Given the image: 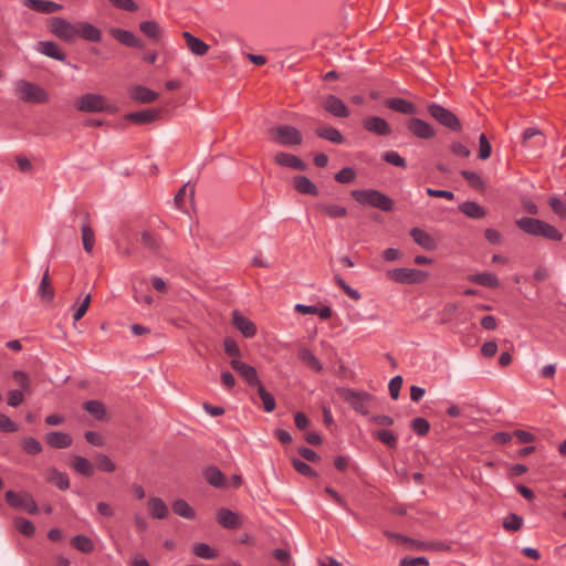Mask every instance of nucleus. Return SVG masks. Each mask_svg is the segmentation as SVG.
Wrapping results in <instances>:
<instances>
[{"label": "nucleus", "mask_w": 566, "mask_h": 566, "mask_svg": "<svg viewBox=\"0 0 566 566\" xmlns=\"http://www.w3.org/2000/svg\"><path fill=\"white\" fill-rule=\"evenodd\" d=\"M230 365L232 369L235 370L250 387H256L259 384H261L254 367L235 358L231 359Z\"/></svg>", "instance_id": "12"}, {"label": "nucleus", "mask_w": 566, "mask_h": 566, "mask_svg": "<svg viewBox=\"0 0 566 566\" xmlns=\"http://www.w3.org/2000/svg\"><path fill=\"white\" fill-rule=\"evenodd\" d=\"M223 348H224V353L228 356L232 357V359L233 358L238 359L241 356L240 348L233 338H230V337L224 338Z\"/></svg>", "instance_id": "59"}, {"label": "nucleus", "mask_w": 566, "mask_h": 566, "mask_svg": "<svg viewBox=\"0 0 566 566\" xmlns=\"http://www.w3.org/2000/svg\"><path fill=\"white\" fill-rule=\"evenodd\" d=\"M256 388H258V395L263 403V409L266 412H272L276 407V402H275L273 395L271 392H269L262 384H259L256 386Z\"/></svg>", "instance_id": "45"}, {"label": "nucleus", "mask_w": 566, "mask_h": 566, "mask_svg": "<svg viewBox=\"0 0 566 566\" xmlns=\"http://www.w3.org/2000/svg\"><path fill=\"white\" fill-rule=\"evenodd\" d=\"M81 213L83 219L81 227L83 248L87 253H92L95 245V232L91 224V216L87 210H83Z\"/></svg>", "instance_id": "15"}, {"label": "nucleus", "mask_w": 566, "mask_h": 566, "mask_svg": "<svg viewBox=\"0 0 566 566\" xmlns=\"http://www.w3.org/2000/svg\"><path fill=\"white\" fill-rule=\"evenodd\" d=\"M77 38L90 42H99L102 40V31L86 21L77 22Z\"/></svg>", "instance_id": "20"}, {"label": "nucleus", "mask_w": 566, "mask_h": 566, "mask_svg": "<svg viewBox=\"0 0 566 566\" xmlns=\"http://www.w3.org/2000/svg\"><path fill=\"white\" fill-rule=\"evenodd\" d=\"M407 129L410 134L420 139H431L436 136L434 127L418 117H410L406 122Z\"/></svg>", "instance_id": "11"}, {"label": "nucleus", "mask_w": 566, "mask_h": 566, "mask_svg": "<svg viewBox=\"0 0 566 566\" xmlns=\"http://www.w3.org/2000/svg\"><path fill=\"white\" fill-rule=\"evenodd\" d=\"M386 276L400 284H420L428 280L429 273L419 269L398 268L387 271Z\"/></svg>", "instance_id": "5"}, {"label": "nucleus", "mask_w": 566, "mask_h": 566, "mask_svg": "<svg viewBox=\"0 0 566 566\" xmlns=\"http://www.w3.org/2000/svg\"><path fill=\"white\" fill-rule=\"evenodd\" d=\"M373 437L390 449L397 448L398 438L397 434L391 430L382 429L374 431Z\"/></svg>", "instance_id": "43"}, {"label": "nucleus", "mask_w": 566, "mask_h": 566, "mask_svg": "<svg viewBox=\"0 0 566 566\" xmlns=\"http://www.w3.org/2000/svg\"><path fill=\"white\" fill-rule=\"evenodd\" d=\"M297 356L311 370L315 373H321L323 370L322 363L308 348H301Z\"/></svg>", "instance_id": "37"}, {"label": "nucleus", "mask_w": 566, "mask_h": 566, "mask_svg": "<svg viewBox=\"0 0 566 566\" xmlns=\"http://www.w3.org/2000/svg\"><path fill=\"white\" fill-rule=\"evenodd\" d=\"M385 105L389 109L405 115H413L417 113V106L401 97L387 98Z\"/></svg>", "instance_id": "18"}, {"label": "nucleus", "mask_w": 566, "mask_h": 566, "mask_svg": "<svg viewBox=\"0 0 566 566\" xmlns=\"http://www.w3.org/2000/svg\"><path fill=\"white\" fill-rule=\"evenodd\" d=\"M315 134L317 137L328 140L336 145H340L344 143L343 134L337 128L332 126L317 127L315 129Z\"/></svg>", "instance_id": "33"}, {"label": "nucleus", "mask_w": 566, "mask_h": 566, "mask_svg": "<svg viewBox=\"0 0 566 566\" xmlns=\"http://www.w3.org/2000/svg\"><path fill=\"white\" fill-rule=\"evenodd\" d=\"M111 34L119 43L128 48H143V42L130 31L114 28L111 30Z\"/></svg>", "instance_id": "23"}, {"label": "nucleus", "mask_w": 566, "mask_h": 566, "mask_svg": "<svg viewBox=\"0 0 566 566\" xmlns=\"http://www.w3.org/2000/svg\"><path fill=\"white\" fill-rule=\"evenodd\" d=\"M461 176L467 180L470 187L475 190L483 191L485 189V184L482 178L474 171L462 170Z\"/></svg>", "instance_id": "49"}, {"label": "nucleus", "mask_w": 566, "mask_h": 566, "mask_svg": "<svg viewBox=\"0 0 566 566\" xmlns=\"http://www.w3.org/2000/svg\"><path fill=\"white\" fill-rule=\"evenodd\" d=\"M293 187L301 195L317 196L318 189L306 176L297 175L293 178Z\"/></svg>", "instance_id": "29"}, {"label": "nucleus", "mask_w": 566, "mask_h": 566, "mask_svg": "<svg viewBox=\"0 0 566 566\" xmlns=\"http://www.w3.org/2000/svg\"><path fill=\"white\" fill-rule=\"evenodd\" d=\"M96 467L99 471L107 472V473L114 472L116 469V467H115L114 462L111 460V458L103 453H101L96 457Z\"/></svg>", "instance_id": "55"}, {"label": "nucleus", "mask_w": 566, "mask_h": 566, "mask_svg": "<svg viewBox=\"0 0 566 566\" xmlns=\"http://www.w3.org/2000/svg\"><path fill=\"white\" fill-rule=\"evenodd\" d=\"M492 153V146L485 134H481L479 137V158L481 160H486L490 158Z\"/></svg>", "instance_id": "56"}, {"label": "nucleus", "mask_w": 566, "mask_h": 566, "mask_svg": "<svg viewBox=\"0 0 566 566\" xmlns=\"http://www.w3.org/2000/svg\"><path fill=\"white\" fill-rule=\"evenodd\" d=\"M340 397L358 413L367 416L373 395L366 391H355L350 388L339 390Z\"/></svg>", "instance_id": "6"}, {"label": "nucleus", "mask_w": 566, "mask_h": 566, "mask_svg": "<svg viewBox=\"0 0 566 566\" xmlns=\"http://www.w3.org/2000/svg\"><path fill=\"white\" fill-rule=\"evenodd\" d=\"M18 92L20 98L27 103L43 104L49 101V94L44 88L28 81L19 83Z\"/></svg>", "instance_id": "9"}, {"label": "nucleus", "mask_w": 566, "mask_h": 566, "mask_svg": "<svg viewBox=\"0 0 566 566\" xmlns=\"http://www.w3.org/2000/svg\"><path fill=\"white\" fill-rule=\"evenodd\" d=\"M356 178V171L352 167H345L335 175V180L339 184H350Z\"/></svg>", "instance_id": "57"}, {"label": "nucleus", "mask_w": 566, "mask_h": 566, "mask_svg": "<svg viewBox=\"0 0 566 566\" xmlns=\"http://www.w3.org/2000/svg\"><path fill=\"white\" fill-rule=\"evenodd\" d=\"M140 32L154 42H158L161 39V28L156 21H144L139 24Z\"/></svg>", "instance_id": "36"}, {"label": "nucleus", "mask_w": 566, "mask_h": 566, "mask_svg": "<svg viewBox=\"0 0 566 566\" xmlns=\"http://www.w3.org/2000/svg\"><path fill=\"white\" fill-rule=\"evenodd\" d=\"M48 482L54 484L59 490H67L70 488V479L66 473L52 468L49 470Z\"/></svg>", "instance_id": "40"}, {"label": "nucleus", "mask_w": 566, "mask_h": 566, "mask_svg": "<svg viewBox=\"0 0 566 566\" xmlns=\"http://www.w3.org/2000/svg\"><path fill=\"white\" fill-rule=\"evenodd\" d=\"M427 111L429 115L440 125L444 126L446 128L452 132H461L462 124L458 116L450 109L446 108L440 104L431 103L427 106Z\"/></svg>", "instance_id": "4"}, {"label": "nucleus", "mask_w": 566, "mask_h": 566, "mask_svg": "<svg viewBox=\"0 0 566 566\" xmlns=\"http://www.w3.org/2000/svg\"><path fill=\"white\" fill-rule=\"evenodd\" d=\"M322 106L327 113L338 118H346L350 115L347 105L335 95H327Z\"/></svg>", "instance_id": "13"}, {"label": "nucleus", "mask_w": 566, "mask_h": 566, "mask_svg": "<svg viewBox=\"0 0 566 566\" xmlns=\"http://www.w3.org/2000/svg\"><path fill=\"white\" fill-rule=\"evenodd\" d=\"M142 244L150 252L157 253L160 249V238L149 231H143L140 235Z\"/></svg>", "instance_id": "44"}, {"label": "nucleus", "mask_w": 566, "mask_h": 566, "mask_svg": "<svg viewBox=\"0 0 566 566\" xmlns=\"http://www.w3.org/2000/svg\"><path fill=\"white\" fill-rule=\"evenodd\" d=\"M522 525H523V518L515 513H510L504 518V522H503V527L506 531L516 532V531L521 530Z\"/></svg>", "instance_id": "53"}, {"label": "nucleus", "mask_w": 566, "mask_h": 566, "mask_svg": "<svg viewBox=\"0 0 566 566\" xmlns=\"http://www.w3.org/2000/svg\"><path fill=\"white\" fill-rule=\"evenodd\" d=\"M71 545L84 554H91L95 548L94 542L86 535H75L71 539Z\"/></svg>", "instance_id": "41"}, {"label": "nucleus", "mask_w": 566, "mask_h": 566, "mask_svg": "<svg viewBox=\"0 0 566 566\" xmlns=\"http://www.w3.org/2000/svg\"><path fill=\"white\" fill-rule=\"evenodd\" d=\"M232 324L247 338H251L256 335L255 324L248 317L243 316L239 311H233Z\"/></svg>", "instance_id": "16"}, {"label": "nucleus", "mask_w": 566, "mask_h": 566, "mask_svg": "<svg viewBox=\"0 0 566 566\" xmlns=\"http://www.w3.org/2000/svg\"><path fill=\"white\" fill-rule=\"evenodd\" d=\"M274 163L281 167H287L300 171H305L308 167L300 157L283 151H280L274 156Z\"/></svg>", "instance_id": "17"}, {"label": "nucleus", "mask_w": 566, "mask_h": 566, "mask_svg": "<svg viewBox=\"0 0 566 566\" xmlns=\"http://www.w3.org/2000/svg\"><path fill=\"white\" fill-rule=\"evenodd\" d=\"M203 476L206 481L214 488H223L226 485L224 474L214 465L206 468Z\"/></svg>", "instance_id": "35"}, {"label": "nucleus", "mask_w": 566, "mask_h": 566, "mask_svg": "<svg viewBox=\"0 0 566 566\" xmlns=\"http://www.w3.org/2000/svg\"><path fill=\"white\" fill-rule=\"evenodd\" d=\"M549 207L552 210L559 216L560 218H566V206L565 203L557 197H552L548 200Z\"/></svg>", "instance_id": "63"}, {"label": "nucleus", "mask_w": 566, "mask_h": 566, "mask_svg": "<svg viewBox=\"0 0 566 566\" xmlns=\"http://www.w3.org/2000/svg\"><path fill=\"white\" fill-rule=\"evenodd\" d=\"M410 428L416 434L424 437L430 430V423L427 419L417 417L411 421Z\"/></svg>", "instance_id": "51"}, {"label": "nucleus", "mask_w": 566, "mask_h": 566, "mask_svg": "<svg viewBox=\"0 0 566 566\" xmlns=\"http://www.w3.org/2000/svg\"><path fill=\"white\" fill-rule=\"evenodd\" d=\"M15 527L18 528V531L28 536V537H31L34 535V532H35V527L33 525V523L29 520H25V518H17L15 520Z\"/></svg>", "instance_id": "58"}, {"label": "nucleus", "mask_w": 566, "mask_h": 566, "mask_svg": "<svg viewBox=\"0 0 566 566\" xmlns=\"http://www.w3.org/2000/svg\"><path fill=\"white\" fill-rule=\"evenodd\" d=\"M130 97L138 103L147 104L156 101L158 93L146 86L136 85L130 90Z\"/></svg>", "instance_id": "28"}, {"label": "nucleus", "mask_w": 566, "mask_h": 566, "mask_svg": "<svg viewBox=\"0 0 566 566\" xmlns=\"http://www.w3.org/2000/svg\"><path fill=\"white\" fill-rule=\"evenodd\" d=\"M39 296L43 302L50 303L54 298V287L51 283L49 269L45 270L38 290Z\"/></svg>", "instance_id": "34"}, {"label": "nucleus", "mask_w": 566, "mask_h": 566, "mask_svg": "<svg viewBox=\"0 0 566 566\" xmlns=\"http://www.w3.org/2000/svg\"><path fill=\"white\" fill-rule=\"evenodd\" d=\"M382 159L390 164V165H394L396 167H399V168H406L407 167V163H406V159L402 158L397 151L395 150H389V151H386L382 154Z\"/></svg>", "instance_id": "54"}, {"label": "nucleus", "mask_w": 566, "mask_h": 566, "mask_svg": "<svg viewBox=\"0 0 566 566\" xmlns=\"http://www.w3.org/2000/svg\"><path fill=\"white\" fill-rule=\"evenodd\" d=\"M315 209L323 216L332 219L345 218L347 216V209L335 203H316Z\"/></svg>", "instance_id": "30"}, {"label": "nucleus", "mask_w": 566, "mask_h": 566, "mask_svg": "<svg viewBox=\"0 0 566 566\" xmlns=\"http://www.w3.org/2000/svg\"><path fill=\"white\" fill-rule=\"evenodd\" d=\"M410 235L413 239V241L423 248L427 251H433L437 249V242L432 238L431 234H429L427 231H424L421 228H412L410 230Z\"/></svg>", "instance_id": "21"}, {"label": "nucleus", "mask_w": 566, "mask_h": 566, "mask_svg": "<svg viewBox=\"0 0 566 566\" xmlns=\"http://www.w3.org/2000/svg\"><path fill=\"white\" fill-rule=\"evenodd\" d=\"M23 4L31 10L41 13H55L63 9V6L49 0H23Z\"/></svg>", "instance_id": "19"}, {"label": "nucleus", "mask_w": 566, "mask_h": 566, "mask_svg": "<svg viewBox=\"0 0 566 566\" xmlns=\"http://www.w3.org/2000/svg\"><path fill=\"white\" fill-rule=\"evenodd\" d=\"M160 112L158 109H145L140 112L128 113L125 118L136 125L149 124L159 118Z\"/></svg>", "instance_id": "22"}, {"label": "nucleus", "mask_w": 566, "mask_h": 566, "mask_svg": "<svg viewBox=\"0 0 566 566\" xmlns=\"http://www.w3.org/2000/svg\"><path fill=\"white\" fill-rule=\"evenodd\" d=\"M535 137L537 138L536 146L541 147L545 144V137L539 129L534 127L526 128L523 133V144L527 145Z\"/></svg>", "instance_id": "52"}, {"label": "nucleus", "mask_w": 566, "mask_h": 566, "mask_svg": "<svg viewBox=\"0 0 566 566\" xmlns=\"http://www.w3.org/2000/svg\"><path fill=\"white\" fill-rule=\"evenodd\" d=\"M148 513L151 517L164 520L168 516V506L160 497H149L147 502Z\"/></svg>", "instance_id": "31"}, {"label": "nucleus", "mask_w": 566, "mask_h": 566, "mask_svg": "<svg viewBox=\"0 0 566 566\" xmlns=\"http://www.w3.org/2000/svg\"><path fill=\"white\" fill-rule=\"evenodd\" d=\"M172 511L185 518L192 520L196 516L193 509L185 500H176L172 503Z\"/></svg>", "instance_id": "46"}, {"label": "nucleus", "mask_w": 566, "mask_h": 566, "mask_svg": "<svg viewBox=\"0 0 566 566\" xmlns=\"http://www.w3.org/2000/svg\"><path fill=\"white\" fill-rule=\"evenodd\" d=\"M76 109L85 113L112 112L113 107L101 94L87 93L78 97L75 102Z\"/></svg>", "instance_id": "7"}, {"label": "nucleus", "mask_w": 566, "mask_h": 566, "mask_svg": "<svg viewBox=\"0 0 566 566\" xmlns=\"http://www.w3.org/2000/svg\"><path fill=\"white\" fill-rule=\"evenodd\" d=\"M429 562L426 557H403L399 566H419V565H428Z\"/></svg>", "instance_id": "64"}, {"label": "nucleus", "mask_w": 566, "mask_h": 566, "mask_svg": "<svg viewBox=\"0 0 566 566\" xmlns=\"http://www.w3.org/2000/svg\"><path fill=\"white\" fill-rule=\"evenodd\" d=\"M517 227L532 235L543 237L552 241H560L563 234L552 224L535 218L523 217L516 220Z\"/></svg>", "instance_id": "1"}, {"label": "nucleus", "mask_w": 566, "mask_h": 566, "mask_svg": "<svg viewBox=\"0 0 566 566\" xmlns=\"http://www.w3.org/2000/svg\"><path fill=\"white\" fill-rule=\"evenodd\" d=\"M192 553L203 559H214L218 556L217 552L206 543H196L192 546Z\"/></svg>", "instance_id": "48"}, {"label": "nucleus", "mask_w": 566, "mask_h": 566, "mask_svg": "<svg viewBox=\"0 0 566 566\" xmlns=\"http://www.w3.org/2000/svg\"><path fill=\"white\" fill-rule=\"evenodd\" d=\"M352 197L363 206H370L385 212H390L394 209L395 202L387 195L376 189L353 190Z\"/></svg>", "instance_id": "2"}, {"label": "nucleus", "mask_w": 566, "mask_h": 566, "mask_svg": "<svg viewBox=\"0 0 566 566\" xmlns=\"http://www.w3.org/2000/svg\"><path fill=\"white\" fill-rule=\"evenodd\" d=\"M71 467L74 471L84 476L90 478L94 474L93 464L82 455H74L71 462Z\"/></svg>", "instance_id": "38"}, {"label": "nucleus", "mask_w": 566, "mask_h": 566, "mask_svg": "<svg viewBox=\"0 0 566 566\" xmlns=\"http://www.w3.org/2000/svg\"><path fill=\"white\" fill-rule=\"evenodd\" d=\"M459 210L469 218L481 219L486 212L485 209L475 201H465L459 206Z\"/></svg>", "instance_id": "39"}, {"label": "nucleus", "mask_w": 566, "mask_h": 566, "mask_svg": "<svg viewBox=\"0 0 566 566\" xmlns=\"http://www.w3.org/2000/svg\"><path fill=\"white\" fill-rule=\"evenodd\" d=\"M49 31L57 39L73 43L77 39V22L71 23L64 18L52 17L48 20Z\"/></svg>", "instance_id": "3"}, {"label": "nucleus", "mask_w": 566, "mask_h": 566, "mask_svg": "<svg viewBox=\"0 0 566 566\" xmlns=\"http://www.w3.org/2000/svg\"><path fill=\"white\" fill-rule=\"evenodd\" d=\"M182 36L186 41L187 48L193 54L202 56L209 51V45L199 38L192 35L190 32H184Z\"/></svg>", "instance_id": "32"}, {"label": "nucleus", "mask_w": 566, "mask_h": 566, "mask_svg": "<svg viewBox=\"0 0 566 566\" xmlns=\"http://www.w3.org/2000/svg\"><path fill=\"white\" fill-rule=\"evenodd\" d=\"M36 50L42 54L52 57L54 60L64 62L66 60L65 53L60 46L53 41H40L38 42Z\"/></svg>", "instance_id": "25"}, {"label": "nucleus", "mask_w": 566, "mask_h": 566, "mask_svg": "<svg viewBox=\"0 0 566 566\" xmlns=\"http://www.w3.org/2000/svg\"><path fill=\"white\" fill-rule=\"evenodd\" d=\"M467 280L471 283L489 287L496 289L500 286V281L497 276L490 272H483L478 274H470L467 276Z\"/></svg>", "instance_id": "27"}, {"label": "nucleus", "mask_w": 566, "mask_h": 566, "mask_svg": "<svg viewBox=\"0 0 566 566\" xmlns=\"http://www.w3.org/2000/svg\"><path fill=\"white\" fill-rule=\"evenodd\" d=\"M12 378L18 382L22 390L29 391L31 386L30 377L22 370H14Z\"/></svg>", "instance_id": "61"}, {"label": "nucleus", "mask_w": 566, "mask_h": 566, "mask_svg": "<svg viewBox=\"0 0 566 566\" xmlns=\"http://www.w3.org/2000/svg\"><path fill=\"white\" fill-rule=\"evenodd\" d=\"M363 127L377 136H388L392 129L388 122L379 116H368L363 120Z\"/></svg>", "instance_id": "14"}, {"label": "nucleus", "mask_w": 566, "mask_h": 566, "mask_svg": "<svg viewBox=\"0 0 566 566\" xmlns=\"http://www.w3.org/2000/svg\"><path fill=\"white\" fill-rule=\"evenodd\" d=\"M4 497L6 502L14 509H23L32 515L39 512L38 504L30 494L20 495L14 491H7Z\"/></svg>", "instance_id": "10"}, {"label": "nucleus", "mask_w": 566, "mask_h": 566, "mask_svg": "<svg viewBox=\"0 0 566 566\" xmlns=\"http://www.w3.org/2000/svg\"><path fill=\"white\" fill-rule=\"evenodd\" d=\"M24 400L23 392L18 389L10 390L7 395V403L10 407H19Z\"/></svg>", "instance_id": "62"}, {"label": "nucleus", "mask_w": 566, "mask_h": 566, "mask_svg": "<svg viewBox=\"0 0 566 566\" xmlns=\"http://www.w3.org/2000/svg\"><path fill=\"white\" fill-rule=\"evenodd\" d=\"M18 424L7 415L0 412V432L11 433L18 431Z\"/></svg>", "instance_id": "60"}, {"label": "nucleus", "mask_w": 566, "mask_h": 566, "mask_svg": "<svg viewBox=\"0 0 566 566\" xmlns=\"http://www.w3.org/2000/svg\"><path fill=\"white\" fill-rule=\"evenodd\" d=\"M292 465L297 473H300L304 476H307L311 479L318 478V473L311 465H308L307 463H305L304 461H302L297 458L292 459Z\"/></svg>", "instance_id": "47"}, {"label": "nucleus", "mask_w": 566, "mask_h": 566, "mask_svg": "<svg viewBox=\"0 0 566 566\" xmlns=\"http://www.w3.org/2000/svg\"><path fill=\"white\" fill-rule=\"evenodd\" d=\"M83 408L96 420H104L106 417V407L98 400H87L83 403Z\"/></svg>", "instance_id": "42"}, {"label": "nucleus", "mask_w": 566, "mask_h": 566, "mask_svg": "<svg viewBox=\"0 0 566 566\" xmlns=\"http://www.w3.org/2000/svg\"><path fill=\"white\" fill-rule=\"evenodd\" d=\"M45 442L55 449H65L72 446L73 439L69 433L52 431L45 436Z\"/></svg>", "instance_id": "24"}, {"label": "nucleus", "mask_w": 566, "mask_h": 566, "mask_svg": "<svg viewBox=\"0 0 566 566\" xmlns=\"http://www.w3.org/2000/svg\"><path fill=\"white\" fill-rule=\"evenodd\" d=\"M22 449L27 454L36 455L42 452V444L33 437H27L22 440Z\"/></svg>", "instance_id": "50"}, {"label": "nucleus", "mask_w": 566, "mask_h": 566, "mask_svg": "<svg viewBox=\"0 0 566 566\" xmlns=\"http://www.w3.org/2000/svg\"><path fill=\"white\" fill-rule=\"evenodd\" d=\"M270 134L275 143L282 146H298L303 143L301 132L291 125H280L271 128Z\"/></svg>", "instance_id": "8"}, {"label": "nucleus", "mask_w": 566, "mask_h": 566, "mask_svg": "<svg viewBox=\"0 0 566 566\" xmlns=\"http://www.w3.org/2000/svg\"><path fill=\"white\" fill-rule=\"evenodd\" d=\"M217 521L222 527L228 530H235L241 525L239 515L228 509H220L218 511Z\"/></svg>", "instance_id": "26"}]
</instances>
